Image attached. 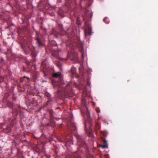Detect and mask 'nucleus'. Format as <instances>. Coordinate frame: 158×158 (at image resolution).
I'll use <instances>...</instances> for the list:
<instances>
[{
	"instance_id": "obj_5",
	"label": "nucleus",
	"mask_w": 158,
	"mask_h": 158,
	"mask_svg": "<svg viewBox=\"0 0 158 158\" xmlns=\"http://www.w3.org/2000/svg\"><path fill=\"white\" fill-rule=\"evenodd\" d=\"M40 68L41 69H42V71H43L44 75H45L47 72H48L49 69V65L46 60H45L42 62Z\"/></svg>"
},
{
	"instance_id": "obj_28",
	"label": "nucleus",
	"mask_w": 158,
	"mask_h": 158,
	"mask_svg": "<svg viewBox=\"0 0 158 158\" xmlns=\"http://www.w3.org/2000/svg\"><path fill=\"white\" fill-rule=\"evenodd\" d=\"M55 42V41H54V40H52V41H51V42L52 43H53L54 42Z\"/></svg>"
},
{
	"instance_id": "obj_10",
	"label": "nucleus",
	"mask_w": 158,
	"mask_h": 158,
	"mask_svg": "<svg viewBox=\"0 0 158 158\" xmlns=\"http://www.w3.org/2000/svg\"><path fill=\"white\" fill-rule=\"evenodd\" d=\"M69 128L72 131H75L76 130V127L74 123L70 122L68 124Z\"/></svg>"
},
{
	"instance_id": "obj_4",
	"label": "nucleus",
	"mask_w": 158,
	"mask_h": 158,
	"mask_svg": "<svg viewBox=\"0 0 158 158\" xmlns=\"http://www.w3.org/2000/svg\"><path fill=\"white\" fill-rule=\"evenodd\" d=\"M15 119L16 118H9L8 120L10 122V120L11 121L10 125L7 126L6 127H2L4 132L6 133H8L10 131L12 127L14 126V123H15Z\"/></svg>"
},
{
	"instance_id": "obj_27",
	"label": "nucleus",
	"mask_w": 158,
	"mask_h": 158,
	"mask_svg": "<svg viewBox=\"0 0 158 158\" xmlns=\"http://www.w3.org/2000/svg\"><path fill=\"white\" fill-rule=\"evenodd\" d=\"M96 111L97 112V113H99L100 112V110L99 109V108H96Z\"/></svg>"
},
{
	"instance_id": "obj_15",
	"label": "nucleus",
	"mask_w": 158,
	"mask_h": 158,
	"mask_svg": "<svg viewBox=\"0 0 158 158\" xmlns=\"http://www.w3.org/2000/svg\"><path fill=\"white\" fill-rule=\"evenodd\" d=\"M71 71L72 73L73 74H75L76 73V69L75 67H72L71 69Z\"/></svg>"
},
{
	"instance_id": "obj_19",
	"label": "nucleus",
	"mask_w": 158,
	"mask_h": 158,
	"mask_svg": "<svg viewBox=\"0 0 158 158\" xmlns=\"http://www.w3.org/2000/svg\"><path fill=\"white\" fill-rule=\"evenodd\" d=\"M104 22L106 24H108L109 23L110 20L107 17H106L103 19Z\"/></svg>"
},
{
	"instance_id": "obj_25",
	"label": "nucleus",
	"mask_w": 158,
	"mask_h": 158,
	"mask_svg": "<svg viewBox=\"0 0 158 158\" xmlns=\"http://www.w3.org/2000/svg\"><path fill=\"white\" fill-rule=\"evenodd\" d=\"M57 65L59 67V68L60 70H62L61 69V64L60 62H58L57 63Z\"/></svg>"
},
{
	"instance_id": "obj_35",
	"label": "nucleus",
	"mask_w": 158,
	"mask_h": 158,
	"mask_svg": "<svg viewBox=\"0 0 158 158\" xmlns=\"http://www.w3.org/2000/svg\"><path fill=\"white\" fill-rule=\"evenodd\" d=\"M91 33H90V34H89V35H91Z\"/></svg>"
},
{
	"instance_id": "obj_1",
	"label": "nucleus",
	"mask_w": 158,
	"mask_h": 158,
	"mask_svg": "<svg viewBox=\"0 0 158 158\" xmlns=\"http://www.w3.org/2000/svg\"><path fill=\"white\" fill-rule=\"evenodd\" d=\"M76 41L73 43V40H68L66 42L67 49L71 51L70 52L68 51V57H72L71 60L76 62L78 60V55L77 51L75 50L76 47L79 48L80 51L82 52L83 51V44L81 40H76Z\"/></svg>"
},
{
	"instance_id": "obj_24",
	"label": "nucleus",
	"mask_w": 158,
	"mask_h": 158,
	"mask_svg": "<svg viewBox=\"0 0 158 158\" xmlns=\"http://www.w3.org/2000/svg\"><path fill=\"white\" fill-rule=\"evenodd\" d=\"M11 53V50L10 48H7V52L6 53V54H10Z\"/></svg>"
},
{
	"instance_id": "obj_22",
	"label": "nucleus",
	"mask_w": 158,
	"mask_h": 158,
	"mask_svg": "<svg viewBox=\"0 0 158 158\" xmlns=\"http://www.w3.org/2000/svg\"><path fill=\"white\" fill-rule=\"evenodd\" d=\"M100 128V124L98 123H96L95 124V129L97 130H99Z\"/></svg>"
},
{
	"instance_id": "obj_3",
	"label": "nucleus",
	"mask_w": 158,
	"mask_h": 158,
	"mask_svg": "<svg viewBox=\"0 0 158 158\" xmlns=\"http://www.w3.org/2000/svg\"><path fill=\"white\" fill-rule=\"evenodd\" d=\"M19 42L20 46L26 54L31 52V55L33 60L35 61V58L37 56V53L35 50V48L31 44V41L29 40H21Z\"/></svg>"
},
{
	"instance_id": "obj_7",
	"label": "nucleus",
	"mask_w": 158,
	"mask_h": 158,
	"mask_svg": "<svg viewBox=\"0 0 158 158\" xmlns=\"http://www.w3.org/2000/svg\"><path fill=\"white\" fill-rule=\"evenodd\" d=\"M76 137L77 140L78 145L81 147L84 146L85 143L84 139H83L82 137L79 135H77Z\"/></svg>"
},
{
	"instance_id": "obj_31",
	"label": "nucleus",
	"mask_w": 158,
	"mask_h": 158,
	"mask_svg": "<svg viewBox=\"0 0 158 158\" xmlns=\"http://www.w3.org/2000/svg\"><path fill=\"white\" fill-rule=\"evenodd\" d=\"M3 61H4V60L2 59H1V62H2Z\"/></svg>"
},
{
	"instance_id": "obj_17",
	"label": "nucleus",
	"mask_w": 158,
	"mask_h": 158,
	"mask_svg": "<svg viewBox=\"0 0 158 158\" xmlns=\"http://www.w3.org/2000/svg\"><path fill=\"white\" fill-rule=\"evenodd\" d=\"M7 106L10 108H12L13 106V104L11 102L8 101L7 102Z\"/></svg>"
},
{
	"instance_id": "obj_36",
	"label": "nucleus",
	"mask_w": 158,
	"mask_h": 158,
	"mask_svg": "<svg viewBox=\"0 0 158 158\" xmlns=\"http://www.w3.org/2000/svg\"><path fill=\"white\" fill-rule=\"evenodd\" d=\"M85 35H86V33H85Z\"/></svg>"
},
{
	"instance_id": "obj_32",
	"label": "nucleus",
	"mask_w": 158,
	"mask_h": 158,
	"mask_svg": "<svg viewBox=\"0 0 158 158\" xmlns=\"http://www.w3.org/2000/svg\"><path fill=\"white\" fill-rule=\"evenodd\" d=\"M89 125H90V126H92V124H91V122H90Z\"/></svg>"
},
{
	"instance_id": "obj_38",
	"label": "nucleus",
	"mask_w": 158,
	"mask_h": 158,
	"mask_svg": "<svg viewBox=\"0 0 158 158\" xmlns=\"http://www.w3.org/2000/svg\"><path fill=\"white\" fill-rule=\"evenodd\" d=\"M36 40H38L37 38L36 39Z\"/></svg>"
},
{
	"instance_id": "obj_37",
	"label": "nucleus",
	"mask_w": 158,
	"mask_h": 158,
	"mask_svg": "<svg viewBox=\"0 0 158 158\" xmlns=\"http://www.w3.org/2000/svg\"><path fill=\"white\" fill-rule=\"evenodd\" d=\"M60 2H61V0H60Z\"/></svg>"
},
{
	"instance_id": "obj_33",
	"label": "nucleus",
	"mask_w": 158,
	"mask_h": 158,
	"mask_svg": "<svg viewBox=\"0 0 158 158\" xmlns=\"http://www.w3.org/2000/svg\"><path fill=\"white\" fill-rule=\"evenodd\" d=\"M86 123H85V127H86Z\"/></svg>"
},
{
	"instance_id": "obj_34",
	"label": "nucleus",
	"mask_w": 158,
	"mask_h": 158,
	"mask_svg": "<svg viewBox=\"0 0 158 158\" xmlns=\"http://www.w3.org/2000/svg\"><path fill=\"white\" fill-rule=\"evenodd\" d=\"M82 58H83V54L82 53Z\"/></svg>"
},
{
	"instance_id": "obj_6",
	"label": "nucleus",
	"mask_w": 158,
	"mask_h": 158,
	"mask_svg": "<svg viewBox=\"0 0 158 158\" xmlns=\"http://www.w3.org/2000/svg\"><path fill=\"white\" fill-rule=\"evenodd\" d=\"M48 112L50 114V122L48 123V124L51 126L54 127L55 124V122L53 120V118H54L53 116L54 111L52 110H48Z\"/></svg>"
},
{
	"instance_id": "obj_21",
	"label": "nucleus",
	"mask_w": 158,
	"mask_h": 158,
	"mask_svg": "<svg viewBox=\"0 0 158 158\" xmlns=\"http://www.w3.org/2000/svg\"><path fill=\"white\" fill-rule=\"evenodd\" d=\"M3 83L5 85V86H3V87H5L6 90L9 89V87L7 83L5 82H3Z\"/></svg>"
},
{
	"instance_id": "obj_14",
	"label": "nucleus",
	"mask_w": 158,
	"mask_h": 158,
	"mask_svg": "<svg viewBox=\"0 0 158 158\" xmlns=\"http://www.w3.org/2000/svg\"><path fill=\"white\" fill-rule=\"evenodd\" d=\"M69 158H81V156L77 152H76L73 154V157L71 156Z\"/></svg>"
},
{
	"instance_id": "obj_16",
	"label": "nucleus",
	"mask_w": 158,
	"mask_h": 158,
	"mask_svg": "<svg viewBox=\"0 0 158 158\" xmlns=\"http://www.w3.org/2000/svg\"><path fill=\"white\" fill-rule=\"evenodd\" d=\"M19 110V108L16 109L15 110H13V113H14V115H17L18 114V111Z\"/></svg>"
},
{
	"instance_id": "obj_12",
	"label": "nucleus",
	"mask_w": 158,
	"mask_h": 158,
	"mask_svg": "<svg viewBox=\"0 0 158 158\" xmlns=\"http://www.w3.org/2000/svg\"><path fill=\"white\" fill-rule=\"evenodd\" d=\"M81 112L82 114H84V116L85 115L87 117H89L90 115L87 107H86V110H85L84 111H81Z\"/></svg>"
},
{
	"instance_id": "obj_23",
	"label": "nucleus",
	"mask_w": 158,
	"mask_h": 158,
	"mask_svg": "<svg viewBox=\"0 0 158 158\" xmlns=\"http://www.w3.org/2000/svg\"><path fill=\"white\" fill-rule=\"evenodd\" d=\"M38 78V77L36 75H34L33 76V79L35 83L36 82V80Z\"/></svg>"
},
{
	"instance_id": "obj_8",
	"label": "nucleus",
	"mask_w": 158,
	"mask_h": 158,
	"mask_svg": "<svg viewBox=\"0 0 158 158\" xmlns=\"http://www.w3.org/2000/svg\"><path fill=\"white\" fill-rule=\"evenodd\" d=\"M102 135L104 137H101V139L102 141L103 144L101 145L100 146L101 147L103 148H107L108 145L106 141L104 138V137H106V135L103 133H102Z\"/></svg>"
},
{
	"instance_id": "obj_13",
	"label": "nucleus",
	"mask_w": 158,
	"mask_h": 158,
	"mask_svg": "<svg viewBox=\"0 0 158 158\" xmlns=\"http://www.w3.org/2000/svg\"><path fill=\"white\" fill-rule=\"evenodd\" d=\"M36 43L39 47H41L45 45L43 40H37Z\"/></svg>"
},
{
	"instance_id": "obj_18",
	"label": "nucleus",
	"mask_w": 158,
	"mask_h": 158,
	"mask_svg": "<svg viewBox=\"0 0 158 158\" xmlns=\"http://www.w3.org/2000/svg\"><path fill=\"white\" fill-rule=\"evenodd\" d=\"M69 138H68V137L67 138H66V139L65 140V141L66 143H67L69 142V141H70V143H71L72 142V138L71 137V136H70L69 137Z\"/></svg>"
},
{
	"instance_id": "obj_9",
	"label": "nucleus",
	"mask_w": 158,
	"mask_h": 158,
	"mask_svg": "<svg viewBox=\"0 0 158 158\" xmlns=\"http://www.w3.org/2000/svg\"><path fill=\"white\" fill-rule=\"evenodd\" d=\"M50 52L51 53L52 56L56 57L57 58H59L58 51L53 49H51L50 50Z\"/></svg>"
},
{
	"instance_id": "obj_2",
	"label": "nucleus",
	"mask_w": 158,
	"mask_h": 158,
	"mask_svg": "<svg viewBox=\"0 0 158 158\" xmlns=\"http://www.w3.org/2000/svg\"><path fill=\"white\" fill-rule=\"evenodd\" d=\"M53 76L54 77H59L60 79L59 82H58L54 81H52V83L54 88H55L56 86L58 87V93L61 92L62 94H65L68 93L69 91L71 90V87L70 86V84H68L65 86H64V84L62 81V77L60 73L58 72L53 74Z\"/></svg>"
},
{
	"instance_id": "obj_26",
	"label": "nucleus",
	"mask_w": 158,
	"mask_h": 158,
	"mask_svg": "<svg viewBox=\"0 0 158 158\" xmlns=\"http://www.w3.org/2000/svg\"><path fill=\"white\" fill-rule=\"evenodd\" d=\"M5 78L0 76V82H2L4 81Z\"/></svg>"
},
{
	"instance_id": "obj_20",
	"label": "nucleus",
	"mask_w": 158,
	"mask_h": 158,
	"mask_svg": "<svg viewBox=\"0 0 158 158\" xmlns=\"http://www.w3.org/2000/svg\"><path fill=\"white\" fill-rule=\"evenodd\" d=\"M26 63L28 65V67L30 68L31 66H32L33 64V63L31 62H29V61L26 60Z\"/></svg>"
},
{
	"instance_id": "obj_30",
	"label": "nucleus",
	"mask_w": 158,
	"mask_h": 158,
	"mask_svg": "<svg viewBox=\"0 0 158 158\" xmlns=\"http://www.w3.org/2000/svg\"><path fill=\"white\" fill-rule=\"evenodd\" d=\"M3 43H4V44L5 45H6V43L4 41V42H3Z\"/></svg>"
},
{
	"instance_id": "obj_29",
	"label": "nucleus",
	"mask_w": 158,
	"mask_h": 158,
	"mask_svg": "<svg viewBox=\"0 0 158 158\" xmlns=\"http://www.w3.org/2000/svg\"><path fill=\"white\" fill-rule=\"evenodd\" d=\"M47 82V81H45H45H42V82Z\"/></svg>"
},
{
	"instance_id": "obj_11",
	"label": "nucleus",
	"mask_w": 158,
	"mask_h": 158,
	"mask_svg": "<svg viewBox=\"0 0 158 158\" xmlns=\"http://www.w3.org/2000/svg\"><path fill=\"white\" fill-rule=\"evenodd\" d=\"M30 81V79L27 77L24 76L21 78L20 81L21 82H23L24 85H26Z\"/></svg>"
}]
</instances>
